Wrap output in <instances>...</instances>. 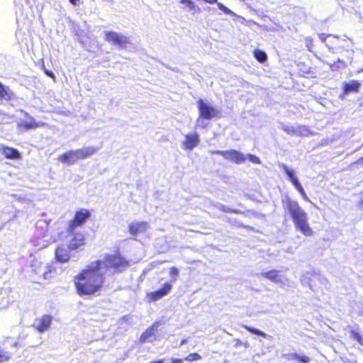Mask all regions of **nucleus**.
I'll use <instances>...</instances> for the list:
<instances>
[{"mask_svg": "<svg viewBox=\"0 0 363 363\" xmlns=\"http://www.w3.org/2000/svg\"><path fill=\"white\" fill-rule=\"evenodd\" d=\"M286 357L289 360H296L299 363H308L311 361V358L308 356L300 355L296 353H289Z\"/></svg>", "mask_w": 363, "mask_h": 363, "instance_id": "21", "label": "nucleus"}, {"mask_svg": "<svg viewBox=\"0 0 363 363\" xmlns=\"http://www.w3.org/2000/svg\"><path fill=\"white\" fill-rule=\"evenodd\" d=\"M155 335V329L154 325H152L147 328L140 335L139 338V342L140 343L147 342L150 337H152Z\"/></svg>", "mask_w": 363, "mask_h": 363, "instance_id": "22", "label": "nucleus"}, {"mask_svg": "<svg viewBox=\"0 0 363 363\" xmlns=\"http://www.w3.org/2000/svg\"><path fill=\"white\" fill-rule=\"evenodd\" d=\"M242 327L245 330H247V331H249L250 333H251L252 334H255V335H259V336H262L263 337H266V334L264 332H262V330H259V329H257V328H252V327H250V326H248V325H243Z\"/></svg>", "mask_w": 363, "mask_h": 363, "instance_id": "27", "label": "nucleus"}, {"mask_svg": "<svg viewBox=\"0 0 363 363\" xmlns=\"http://www.w3.org/2000/svg\"><path fill=\"white\" fill-rule=\"evenodd\" d=\"M1 291V289H0V291Z\"/></svg>", "mask_w": 363, "mask_h": 363, "instance_id": "42", "label": "nucleus"}, {"mask_svg": "<svg viewBox=\"0 0 363 363\" xmlns=\"http://www.w3.org/2000/svg\"><path fill=\"white\" fill-rule=\"evenodd\" d=\"M305 42L308 50L311 51L313 46V39L311 37H308L305 39Z\"/></svg>", "mask_w": 363, "mask_h": 363, "instance_id": "33", "label": "nucleus"}, {"mask_svg": "<svg viewBox=\"0 0 363 363\" xmlns=\"http://www.w3.org/2000/svg\"><path fill=\"white\" fill-rule=\"evenodd\" d=\"M172 289V284L171 282H165L162 284L161 288L147 293L146 296L150 302H155L168 295Z\"/></svg>", "mask_w": 363, "mask_h": 363, "instance_id": "9", "label": "nucleus"}, {"mask_svg": "<svg viewBox=\"0 0 363 363\" xmlns=\"http://www.w3.org/2000/svg\"><path fill=\"white\" fill-rule=\"evenodd\" d=\"M202 357L197 352H193L188 354L184 360L187 361L189 362H192L195 361H198L201 359Z\"/></svg>", "mask_w": 363, "mask_h": 363, "instance_id": "28", "label": "nucleus"}, {"mask_svg": "<svg viewBox=\"0 0 363 363\" xmlns=\"http://www.w3.org/2000/svg\"><path fill=\"white\" fill-rule=\"evenodd\" d=\"M169 274L171 277V281L175 282L179 275V271L176 267H172L169 268Z\"/></svg>", "mask_w": 363, "mask_h": 363, "instance_id": "26", "label": "nucleus"}, {"mask_svg": "<svg viewBox=\"0 0 363 363\" xmlns=\"http://www.w3.org/2000/svg\"><path fill=\"white\" fill-rule=\"evenodd\" d=\"M319 39L325 43L329 49H335L338 47L340 43V37L332 34L319 33Z\"/></svg>", "mask_w": 363, "mask_h": 363, "instance_id": "11", "label": "nucleus"}, {"mask_svg": "<svg viewBox=\"0 0 363 363\" xmlns=\"http://www.w3.org/2000/svg\"><path fill=\"white\" fill-rule=\"evenodd\" d=\"M216 4L218 5V9L220 10L223 11L225 13H226V14L230 13V12H231L230 10L228 8H227L225 6H224L223 4L219 3L218 1Z\"/></svg>", "mask_w": 363, "mask_h": 363, "instance_id": "34", "label": "nucleus"}, {"mask_svg": "<svg viewBox=\"0 0 363 363\" xmlns=\"http://www.w3.org/2000/svg\"><path fill=\"white\" fill-rule=\"evenodd\" d=\"M362 195V199L359 201L358 202V205L361 207L363 208V191L361 192Z\"/></svg>", "mask_w": 363, "mask_h": 363, "instance_id": "36", "label": "nucleus"}, {"mask_svg": "<svg viewBox=\"0 0 363 363\" xmlns=\"http://www.w3.org/2000/svg\"><path fill=\"white\" fill-rule=\"evenodd\" d=\"M69 250L64 245H58L55 250V259L60 263H66L70 260Z\"/></svg>", "mask_w": 363, "mask_h": 363, "instance_id": "10", "label": "nucleus"}, {"mask_svg": "<svg viewBox=\"0 0 363 363\" xmlns=\"http://www.w3.org/2000/svg\"><path fill=\"white\" fill-rule=\"evenodd\" d=\"M350 336L351 337L357 341L359 345L363 346V338L359 333L354 330H352L350 331Z\"/></svg>", "mask_w": 363, "mask_h": 363, "instance_id": "29", "label": "nucleus"}, {"mask_svg": "<svg viewBox=\"0 0 363 363\" xmlns=\"http://www.w3.org/2000/svg\"><path fill=\"white\" fill-rule=\"evenodd\" d=\"M253 55H254L255 58L260 63H264L267 60V54L261 50H258V49L255 50L253 51Z\"/></svg>", "mask_w": 363, "mask_h": 363, "instance_id": "25", "label": "nucleus"}, {"mask_svg": "<svg viewBox=\"0 0 363 363\" xmlns=\"http://www.w3.org/2000/svg\"><path fill=\"white\" fill-rule=\"evenodd\" d=\"M102 264H105V268L113 269L115 272H121L127 268L130 263L119 252L115 254H106L104 257Z\"/></svg>", "mask_w": 363, "mask_h": 363, "instance_id": "4", "label": "nucleus"}, {"mask_svg": "<svg viewBox=\"0 0 363 363\" xmlns=\"http://www.w3.org/2000/svg\"><path fill=\"white\" fill-rule=\"evenodd\" d=\"M52 317L50 315L45 314L40 318L36 319V325L33 327L40 333H43L48 330L51 325Z\"/></svg>", "mask_w": 363, "mask_h": 363, "instance_id": "13", "label": "nucleus"}, {"mask_svg": "<svg viewBox=\"0 0 363 363\" xmlns=\"http://www.w3.org/2000/svg\"><path fill=\"white\" fill-rule=\"evenodd\" d=\"M149 363H164V360L163 359H159V360L150 362Z\"/></svg>", "mask_w": 363, "mask_h": 363, "instance_id": "38", "label": "nucleus"}, {"mask_svg": "<svg viewBox=\"0 0 363 363\" xmlns=\"http://www.w3.org/2000/svg\"><path fill=\"white\" fill-rule=\"evenodd\" d=\"M199 141V139L197 134L186 135L183 142L184 147L186 150H192L198 145Z\"/></svg>", "mask_w": 363, "mask_h": 363, "instance_id": "19", "label": "nucleus"}, {"mask_svg": "<svg viewBox=\"0 0 363 363\" xmlns=\"http://www.w3.org/2000/svg\"><path fill=\"white\" fill-rule=\"evenodd\" d=\"M362 315H363V310H362Z\"/></svg>", "mask_w": 363, "mask_h": 363, "instance_id": "41", "label": "nucleus"}, {"mask_svg": "<svg viewBox=\"0 0 363 363\" xmlns=\"http://www.w3.org/2000/svg\"><path fill=\"white\" fill-rule=\"evenodd\" d=\"M246 157V159L247 158L250 162L255 163V164H259L260 163V160L258 157L254 155H251V154H249L247 155Z\"/></svg>", "mask_w": 363, "mask_h": 363, "instance_id": "31", "label": "nucleus"}, {"mask_svg": "<svg viewBox=\"0 0 363 363\" xmlns=\"http://www.w3.org/2000/svg\"><path fill=\"white\" fill-rule=\"evenodd\" d=\"M283 169L285 172L287 177H289V179H290V181L292 182V184L295 186V188L301 194L302 197L303 199H307L306 194L303 186L298 182L297 177H295L294 172L291 169H289L286 165H283Z\"/></svg>", "mask_w": 363, "mask_h": 363, "instance_id": "12", "label": "nucleus"}, {"mask_svg": "<svg viewBox=\"0 0 363 363\" xmlns=\"http://www.w3.org/2000/svg\"><path fill=\"white\" fill-rule=\"evenodd\" d=\"M284 210L289 213L296 230L306 237L313 235V229L308 223V215L297 201L287 199L284 202Z\"/></svg>", "mask_w": 363, "mask_h": 363, "instance_id": "2", "label": "nucleus"}, {"mask_svg": "<svg viewBox=\"0 0 363 363\" xmlns=\"http://www.w3.org/2000/svg\"><path fill=\"white\" fill-rule=\"evenodd\" d=\"M45 125L44 123L42 122H36L35 120L30 117L29 121H21L18 123V128L20 130H28L30 129H35L40 127H43Z\"/></svg>", "mask_w": 363, "mask_h": 363, "instance_id": "15", "label": "nucleus"}, {"mask_svg": "<svg viewBox=\"0 0 363 363\" xmlns=\"http://www.w3.org/2000/svg\"><path fill=\"white\" fill-rule=\"evenodd\" d=\"M212 154L218 155L224 157L225 160L240 164L246 160V157L241 152L235 150H213Z\"/></svg>", "mask_w": 363, "mask_h": 363, "instance_id": "7", "label": "nucleus"}, {"mask_svg": "<svg viewBox=\"0 0 363 363\" xmlns=\"http://www.w3.org/2000/svg\"><path fill=\"white\" fill-rule=\"evenodd\" d=\"M69 1L72 5L76 6L79 3V0H69Z\"/></svg>", "mask_w": 363, "mask_h": 363, "instance_id": "37", "label": "nucleus"}, {"mask_svg": "<svg viewBox=\"0 0 363 363\" xmlns=\"http://www.w3.org/2000/svg\"><path fill=\"white\" fill-rule=\"evenodd\" d=\"M102 261L96 260L80 270L74 277L76 292L79 296H93L101 291L105 284V276L101 272Z\"/></svg>", "mask_w": 363, "mask_h": 363, "instance_id": "1", "label": "nucleus"}, {"mask_svg": "<svg viewBox=\"0 0 363 363\" xmlns=\"http://www.w3.org/2000/svg\"><path fill=\"white\" fill-rule=\"evenodd\" d=\"M86 238L82 233H78L69 241L68 248L69 250H77L85 245Z\"/></svg>", "mask_w": 363, "mask_h": 363, "instance_id": "14", "label": "nucleus"}, {"mask_svg": "<svg viewBox=\"0 0 363 363\" xmlns=\"http://www.w3.org/2000/svg\"><path fill=\"white\" fill-rule=\"evenodd\" d=\"M196 104L200 118L210 121L220 116L219 110L205 102L203 99H198Z\"/></svg>", "mask_w": 363, "mask_h": 363, "instance_id": "5", "label": "nucleus"}, {"mask_svg": "<svg viewBox=\"0 0 363 363\" xmlns=\"http://www.w3.org/2000/svg\"><path fill=\"white\" fill-rule=\"evenodd\" d=\"M14 99V94L10 90L9 87H6L1 82H0V101H9Z\"/></svg>", "mask_w": 363, "mask_h": 363, "instance_id": "20", "label": "nucleus"}, {"mask_svg": "<svg viewBox=\"0 0 363 363\" xmlns=\"http://www.w3.org/2000/svg\"><path fill=\"white\" fill-rule=\"evenodd\" d=\"M226 212H228V213H237L238 211H235V210H227L225 211Z\"/></svg>", "mask_w": 363, "mask_h": 363, "instance_id": "40", "label": "nucleus"}, {"mask_svg": "<svg viewBox=\"0 0 363 363\" xmlns=\"http://www.w3.org/2000/svg\"><path fill=\"white\" fill-rule=\"evenodd\" d=\"M361 84L357 80H352L349 82H345L342 86V93L344 95H347L352 92H358Z\"/></svg>", "mask_w": 363, "mask_h": 363, "instance_id": "18", "label": "nucleus"}, {"mask_svg": "<svg viewBox=\"0 0 363 363\" xmlns=\"http://www.w3.org/2000/svg\"><path fill=\"white\" fill-rule=\"evenodd\" d=\"M147 228L148 224L145 221L131 223L128 225V230L132 235L135 236L140 233H145Z\"/></svg>", "mask_w": 363, "mask_h": 363, "instance_id": "16", "label": "nucleus"}, {"mask_svg": "<svg viewBox=\"0 0 363 363\" xmlns=\"http://www.w3.org/2000/svg\"><path fill=\"white\" fill-rule=\"evenodd\" d=\"M42 68H43V72H45V74L46 75H48V77L52 78L54 82L56 81V77H55V74L52 71H50V70L47 69L45 68V65H43Z\"/></svg>", "mask_w": 363, "mask_h": 363, "instance_id": "32", "label": "nucleus"}, {"mask_svg": "<svg viewBox=\"0 0 363 363\" xmlns=\"http://www.w3.org/2000/svg\"><path fill=\"white\" fill-rule=\"evenodd\" d=\"M262 276L274 282H279L281 281L279 279V271L277 270H269L262 273Z\"/></svg>", "mask_w": 363, "mask_h": 363, "instance_id": "23", "label": "nucleus"}, {"mask_svg": "<svg viewBox=\"0 0 363 363\" xmlns=\"http://www.w3.org/2000/svg\"><path fill=\"white\" fill-rule=\"evenodd\" d=\"M11 356V353L5 347L0 346V362H8Z\"/></svg>", "mask_w": 363, "mask_h": 363, "instance_id": "24", "label": "nucleus"}, {"mask_svg": "<svg viewBox=\"0 0 363 363\" xmlns=\"http://www.w3.org/2000/svg\"><path fill=\"white\" fill-rule=\"evenodd\" d=\"M358 163L363 165V156L359 158Z\"/></svg>", "mask_w": 363, "mask_h": 363, "instance_id": "39", "label": "nucleus"}, {"mask_svg": "<svg viewBox=\"0 0 363 363\" xmlns=\"http://www.w3.org/2000/svg\"><path fill=\"white\" fill-rule=\"evenodd\" d=\"M104 37L106 41L121 48H125L130 43L128 37L115 31H106Z\"/></svg>", "mask_w": 363, "mask_h": 363, "instance_id": "8", "label": "nucleus"}, {"mask_svg": "<svg viewBox=\"0 0 363 363\" xmlns=\"http://www.w3.org/2000/svg\"><path fill=\"white\" fill-rule=\"evenodd\" d=\"M183 362L182 359L179 358H171L170 363H182Z\"/></svg>", "mask_w": 363, "mask_h": 363, "instance_id": "35", "label": "nucleus"}, {"mask_svg": "<svg viewBox=\"0 0 363 363\" xmlns=\"http://www.w3.org/2000/svg\"><path fill=\"white\" fill-rule=\"evenodd\" d=\"M95 152L96 148L94 147H85L76 150H70L60 155L58 160L63 163L72 164L78 160H84L91 156Z\"/></svg>", "mask_w": 363, "mask_h": 363, "instance_id": "3", "label": "nucleus"}, {"mask_svg": "<svg viewBox=\"0 0 363 363\" xmlns=\"http://www.w3.org/2000/svg\"><path fill=\"white\" fill-rule=\"evenodd\" d=\"M91 218V212L86 208L77 210L73 218L69 221L67 230L72 233L77 228L82 226Z\"/></svg>", "mask_w": 363, "mask_h": 363, "instance_id": "6", "label": "nucleus"}, {"mask_svg": "<svg viewBox=\"0 0 363 363\" xmlns=\"http://www.w3.org/2000/svg\"><path fill=\"white\" fill-rule=\"evenodd\" d=\"M0 152L9 160H20L21 158L18 150L11 147L4 145L0 148Z\"/></svg>", "mask_w": 363, "mask_h": 363, "instance_id": "17", "label": "nucleus"}, {"mask_svg": "<svg viewBox=\"0 0 363 363\" xmlns=\"http://www.w3.org/2000/svg\"><path fill=\"white\" fill-rule=\"evenodd\" d=\"M179 2L186 5L190 10H195L196 9L195 3L191 0H179Z\"/></svg>", "mask_w": 363, "mask_h": 363, "instance_id": "30", "label": "nucleus"}]
</instances>
